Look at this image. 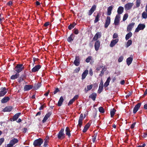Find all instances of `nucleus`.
Here are the masks:
<instances>
[{"mask_svg":"<svg viewBox=\"0 0 147 147\" xmlns=\"http://www.w3.org/2000/svg\"><path fill=\"white\" fill-rule=\"evenodd\" d=\"M43 142V140L39 138L34 140L33 142V145L34 146H40Z\"/></svg>","mask_w":147,"mask_h":147,"instance_id":"1","label":"nucleus"},{"mask_svg":"<svg viewBox=\"0 0 147 147\" xmlns=\"http://www.w3.org/2000/svg\"><path fill=\"white\" fill-rule=\"evenodd\" d=\"M64 129H61L59 132L58 135V138L59 139H62L65 137V135L64 133Z\"/></svg>","mask_w":147,"mask_h":147,"instance_id":"2","label":"nucleus"},{"mask_svg":"<svg viewBox=\"0 0 147 147\" xmlns=\"http://www.w3.org/2000/svg\"><path fill=\"white\" fill-rule=\"evenodd\" d=\"M16 71L18 73H19L22 70L24 69V67H23V65L22 64H18L15 67Z\"/></svg>","mask_w":147,"mask_h":147,"instance_id":"3","label":"nucleus"},{"mask_svg":"<svg viewBox=\"0 0 147 147\" xmlns=\"http://www.w3.org/2000/svg\"><path fill=\"white\" fill-rule=\"evenodd\" d=\"M121 18L120 15L117 14L116 15L114 20V23L116 25H118L119 24Z\"/></svg>","mask_w":147,"mask_h":147,"instance_id":"4","label":"nucleus"},{"mask_svg":"<svg viewBox=\"0 0 147 147\" xmlns=\"http://www.w3.org/2000/svg\"><path fill=\"white\" fill-rule=\"evenodd\" d=\"M145 25L143 24H139L137 28L136 29L135 32H138L140 30H143L145 28Z\"/></svg>","mask_w":147,"mask_h":147,"instance_id":"5","label":"nucleus"},{"mask_svg":"<svg viewBox=\"0 0 147 147\" xmlns=\"http://www.w3.org/2000/svg\"><path fill=\"white\" fill-rule=\"evenodd\" d=\"M7 92V90L5 87H2L0 91V97L4 96Z\"/></svg>","mask_w":147,"mask_h":147,"instance_id":"6","label":"nucleus"},{"mask_svg":"<svg viewBox=\"0 0 147 147\" xmlns=\"http://www.w3.org/2000/svg\"><path fill=\"white\" fill-rule=\"evenodd\" d=\"M133 3H129L126 4L124 6L125 9L128 10L130 9L133 5Z\"/></svg>","mask_w":147,"mask_h":147,"instance_id":"7","label":"nucleus"},{"mask_svg":"<svg viewBox=\"0 0 147 147\" xmlns=\"http://www.w3.org/2000/svg\"><path fill=\"white\" fill-rule=\"evenodd\" d=\"M96 8V6L95 5H94L92 6L91 9L88 11V15L90 16L92 13L95 11Z\"/></svg>","mask_w":147,"mask_h":147,"instance_id":"8","label":"nucleus"},{"mask_svg":"<svg viewBox=\"0 0 147 147\" xmlns=\"http://www.w3.org/2000/svg\"><path fill=\"white\" fill-rule=\"evenodd\" d=\"M110 17L109 16L107 17L106 20V22L105 26V28H107L108 27V26L109 25L110 23Z\"/></svg>","mask_w":147,"mask_h":147,"instance_id":"9","label":"nucleus"},{"mask_svg":"<svg viewBox=\"0 0 147 147\" xmlns=\"http://www.w3.org/2000/svg\"><path fill=\"white\" fill-rule=\"evenodd\" d=\"M141 104L139 103L136 105L134 107L133 109V113L134 114L136 113V112L138 111V109L141 106Z\"/></svg>","mask_w":147,"mask_h":147,"instance_id":"10","label":"nucleus"},{"mask_svg":"<svg viewBox=\"0 0 147 147\" xmlns=\"http://www.w3.org/2000/svg\"><path fill=\"white\" fill-rule=\"evenodd\" d=\"M100 42L99 40H97L94 44V48L95 50L97 51L99 49L100 47Z\"/></svg>","mask_w":147,"mask_h":147,"instance_id":"11","label":"nucleus"},{"mask_svg":"<svg viewBox=\"0 0 147 147\" xmlns=\"http://www.w3.org/2000/svg\"><path fill=\"white\" fill-rule=\"evenodd\" d=\"M119 39L117 38L115 39L112 40L110 44V46L111 47H113L118 42Z\"/></svg>","mask_w":147,"mask_h":147,"instance_id":"12","label":"nucleus"},{"mask_svg":"<svg viewBox=\"0 0 147 147\" xmlns=\"http://www.w3.org/2000/svg\"><path fill=\"white\" fill-rule=\"evenodd\" d=\"M41 66L39 65H37L34 67L32 69V72H35L38 71L41 68Z\"/></svg>","mask_w":147,"mask_h":147,"instance_id":"13","label":"nucleus"},{"mask_svg":"<svg viewBox=\"0 0 147 147\" xmlns=\"http://www.w3.org/2000/svg\"><path fill=\"white\" fill-rule=\"evenodd\" d=\"M80 59L79 56L76 57L75 59L74 62L75 65L76 66H78L80 64Z\"/></svg>","mask_w":147,"mask_h":147,"instance_id":"14","label":"nucleus"},{"mask_svg":"<svg viewBox=\"0 0 147 147\" xmlns=\"http://www.w3.org/2000/svg\"><path fill=\"white\" fill-rule=\"evenodd\" d=\"M135 25V23L134 22L131 23L129 24L127 26V31H130L134 27Z\"/></svg>","mask_w":147,"mask_h":147,"instance_id":"15","label":"nucleus"},{"mask_svg":"<svg viewBox=\"0 0 147 147\" xmlns=\"http://www.w3.org/2000/svg\"><path fill=\"white\" fill-rule=\"evenodd\" d=\"M51 115V113L50 112H49L47 113L45 116L43 120L42 121V123H45L46 121L48 119V118L50 117Z\"/></svg>","mask_w":147,"mask_h":147,"instance_id":"16","label":"nucleus"},{"mask_svg":"<svg viewBox=\"0 0 147 147\" xmlns=\"http://www.w3.org/2000/svg\"><path fill=\"white\" fill-rule=\"evenodd\" d=\"M101 36V34L100 32H97L94 35L93 40H96L97 39Z\"/></svg>","mask_w":147,"mask_h":147,"instance_id":"17","label":"nucleus"},{"mask_svg":"<svg viewBox=\"0 0 147 147\" xmlns=\"http://www.w3.org/2000/svg\"><path fill=\"white\" fill-rule=\"evenodd\" d=\"M33 86L31 85H26L24 87V90L25 91H26L30 90L32 88Z\"/></svg>","mask_w":147,"mask_h":147,"instance_id":"18","label":"nucleus"},{"mask_svg":"<svg viewBox=\"0 0 147 147\" xmlns=\"http://www.w3.org/2000/svg\"><path fill=\"white\" fill-rule=\"evenodd\" d=\"M78 95H75L74 97L69 101L68 104V105H69L72 104L75 100L78 98Z\"/></svg>","mask_w":147,"mask_h":147,"instance_id":"19","label":"nucleus"},{"mask_svg":"<svg viewBox=\"0 0 147 147\" xmlns=\"http://www.w3.org/2000/svg\"><path fill=\"white\" fill-rule=\"evenodd\" d=\"M12 109V108L11 107H7L4 109L3 110V111L4 112H10L11 111Z\"/></svg>","mask_w":147,"mask_h":147,"instance_id":"20","label":"nucleus"},{"mask_svg":"<svg viewBox=\"0 0 147 147\" xmlns=\"http://www.w3.org/2000/svg\"><path fill=\"white\" fill-rule=\"evenodd\" d=\"M88 70H86L83 72L82 75V80H83L85 78L86 76L88 74Z\"/></svg>","mask_w":147,"mask_h":147,"instance_id":"21","label":"nucleus"},{"mask_svg":"<svg viewBox=\"0 0 147 147\" xmlns=\"http://www.w3.org/2000/svg\"><path fill=\"white\" fill-rule=\"evenodd\" d=\"M123 7L121 6L119 7L117 11L118 14L120 15L122 14L123 11Z\"/></svg>","mask_w":147,"mask_h":147,"instance_id":"22","label":"nucleus"},{"mask_svg":"<svg viewBox=\"0 0 147 147\" xmlns=\"http://www.w3.org/2000/svg\"><path fill=\"white\" fill-rule=\"evenodd\" d=\"M113 7L110 6L107 9V15L108 16H110L111 13V11L113 9Z\"/></svg>","mask_w":147,"mask_h":147,"instance_id":"23","label":"nucleus"},{"mask_svg":"<svg viewBox=\"0 0 147 147\" xmlns=\"http://www.w3.org/2000/svg\"><path fill=\"white\" fill-rule=\"evenodd\" d=\"M65 131L66 135H67L69 138L71 136V134L69 128L68 127H66Z\"/></svg>","mask_w":147,"mask_h":147,"instance_id":"24","label":"nucleus"},{"mask_svg":"<svg viewBox=\"0 0 147 147\" xmlns=\"http://www.w3.org/2000/svg\"><path fill=\"white\" fill-rule=\"evenodd\" d=\"M9 100V98L8 97H5L3 98L1 100L2 103L7 102Z\"/></svg>","mask_w":147,"mask_h":147,"instance_id":"25","label":"nucleus"},{"mask_svg":"<svg viewBox=\"0 0 147 147\" xmlns=\"http://www.w3.org/2000/svg\"><path fill=\"white\" fill-rule=\"evenodd\" d=\"M20 113H18L16 114L13 117L12 119L13 121H15L17 120L19 117V116L20 115Z\"/></svg>","mask_w":147,"mask_h":147,"instance_id":"26","label":"nucleus"},{"mask_svg":"<svg viewBox=\"0 0 147 147\" xmlns=\"http://www.w3.org/2000/svg\"><path fill=\"white\" fill-rule=\"evenodd\" d=\"M92 87L93 85L92 84L87 86V88H85L84 89L85 92L87 93L88 91L90 90Z\"/></svg>","mask_w":147,"mask_h":147,"instance_id":"27","label":"nucleus"},{"mask_svg":"<svg viewBox=\"0 0 147 147\" xmlns=\"http://www.w3.org/2000/svg\"><path fill=\"white\" fill-rule=\"evenodd\" d=\"M18 140L16 138H14L13 139L11 140L10 142L11 144L13 146L16 143H18Z\"/></svg>","mask_w":147,"mask_h":147,"instance_id":"28","label":"nucleus"},{"mask_svg":"<svg viewBox=\"0 0 147 147\" xmlns=\"http://www.w3.org/2000/svg\"><path fill=\"white\" fill-rule=\"evenodd\" d=\"M90 126V124L89 123H87L85 126L84 127L83 130V131L84 133L86 132Z\"/></svg>","mask_w":147,"mask_h":147,"instance_id":"29","label":"nucleus"},{"mask_svg":"<svg viewBox=\"0 0 147 147\" xmlns=\"http://www.w3.org/2000/svg\"><path fill=\"white\" fill-rule=\"evenodd\" d=\"M133 60V58L131 57H129L127 58L126 61L127 65L129 66Z\"/></svg>","mask_w":147,"mask_h":147,"instance_id":"30","label":"nucleus"},{"mask_svg":"<svg viewBox=\"0 0 147 147\" xmlns=\"http://www.w3.org/2000/svg\"><path fill=\"white\" fill-rule=\"evenodd\" d=\"M83 119V118H81L80 117L78 120V127L79 126V127H81L82 124V121Z\"/></svg>","mask_w":147,"mask_h":147,"instance_id":"31","label":"nucleus"},{"mask_svg":"<svg viewBox=\"0 0 147 147\" xmlns=\"http://www.w3.org/2000/svg\"><path fill=\"white\" fill-rule=\"evenodd\" d=\"M63 99L62 96H61L58 102V105L59 106H60L62 103L63 102Z\"/></svg>","mask_w":147,"mask_h":147,"instance_id":"32","label":"nucleus"},{"mask_svg":"<svg viewBox=\"0 0 147 147\" xmlns=\"http://www.w3.org/2000/svg\"><path fill=\"white\" fill-rule=\"evenodd\" d=\"M96 94L95 93H92L90 96H89V98H92L93 100H95Z\"/></svg>","mask_w":147,"mask_h":147,"instance_id":"33","label":"nucleus"},{"mask_svg":"<svg viewBox=\"0 0 147 147\" xmlns=\"http://www.w3.org/2000/svg\"><path fill=\"white\" fill-rule=\"evenodd\" d=\"M19 74H16L12 76L11 77V79L12 80H15L19 76Z\"/></svg>","mask_w":147,"mask_h":147,"instance_id":"34","label":"nucleus"},{"mask_svg":"<svg viewBox=\"0 0 147 147\" xmlns=\"http://www.w3.org/2000/svg\"><path fill=\"white\" fill-rule=\"evenodd\" d=\"M132 33L131 32H129V33L127 34L125 36V39L126 40H127L130 37H131L132 35Z\"/></svg>","mask_w":147,"mask_h":147,"instance_id":"35","label":"nucleus"},{"mask_svg":"<svg viewBox=\"0 0 147 147\" xmlns=\"http://www.w3.org/2000/svg\"><path fill=\"white\" fill-rule=\"evenodd\" d=\"M100 14L99 13H98L97 14L95 18V20L94 21V22L95 23H96L98 21L99 18H100Z\"/></svg>","mask_w":147,"mask_h":147,"instance_id":"36","label":"nucleus"},{"mask_svg":"<svg viewBox=\"0 0 147 147\" xmlns=\"http://www.w3.org/2000/svg\"><path fill=\"white\" fill-rule=\"evenodd\" d=\"M41 86V84L40 83H38L37 84H35L34 85V88L35 90H37Z\"/></svg>","mask_w":147,"mask_h":147,"instance_id":"37","label":"nucleus"},{"mask_svg":"<svg viewBox=\"0 0 147 147\" xmlns=\"http://www.w3.org/2000/svg\"><path fill=\"white\" fill-rule=\"evenodd\" d=\"M142 17L144 19L147 18V12L146 11L143 12L142 13Z\"/></svg>","mask_w":147,"mask_h":147,"instance_id":"38","label":"nucleus"},{"mask_svg":"<svg viewBox=\"0 0 147 147\" xmlns=\"http://www.w3.org/2000/svg\"><path fill=\"white\" fill-rule=\"evenodd\" d=\"M116 111V110L114 109L111 110L110 113L111 117H113V116L115 113Z\"/></svg>","mask_w":147,"mask_h":147,"instance_id":"39","label":"nucleus"},{"mask_svg":"<svg viewBox=\"0 0 147 147\" xmlns=\"http://www.w3.org/2000/svg\"><path fill=\"white\" fill-rule=\"evenodd\" d=\"M103 88V86H99V88L98 90V93H100L102 90V89Z\"/></svg>","mask_w":147,"mask_h":147,"instance_id":"40","label":"nucleus"},{"mask_svg":"<svg viewBox=\"0 0 147 147\" xmlns=\"http://www.w3.org/2000/svg\"><path fill=\"white\" fill-rule=\"evenodd\" d=\"M105 71H106V69H105L104 68H102V70L101 71V73L99 75V76H103V75L104 73L105 72Z\"/></svg>","mask_w":147,"mask_h":147,"instance_id":"41","label":"nucleus"},{"mask_svg":"<svg viewBox=\"0 0 147 147\" xmlns=\"http://www.w3.org/2000/svg\"><path fill=\"white\" fill-rule=\"evenodd\" d=\"M132 43V41L131 40H129L127 42L126 47H129L131 45Z\"/></svg>","mask_w":147,"mask_h":147,"instance_id":"42","label":"nucleus"},{"mask_svg":"<svg viewBox=\"0 0 147 147\" xmlns=\"http://www.w3.org/2000/svg\"><path fill=\"white\" fill-rule=\"evenodd\" d=\"M73 35H71L67 38V41L69 42H70L71 41L73 40Z\"/></svg>","mask_w":147,"mask_h":147,"instance_id":"43","label":"nucleus"},{"mask_svg":"<svg viewBox=\"0 0 147 147\" xmlns=\"http://www.w3.org/2000/svg\"><path fill=\"white\" fill-rule=\"evenodd\" d=\"M97 136V134L96 133L94 134V135L92 137V140L93 142H95Z\"/></svg>","mask_w":147,"mask_h":147,"instance_id":"44","label":"nucleus"},{"mask_svg":"<svg viewBox=\"0 0 147 147\" xmlns=\"http://www.w3.org/2000/svg\"><path fill=\"white\" fill-rule=\"evenodd\" d=\"M128 17V15L127 13H125L123 16V21H125L127 18Z\"/></svg>","mask_w":147,"mask_h":147,"instance_id":"45","label":"nucleus"},{"mask_svg":"<svg viewBox=\"0 0 147 147\" xmlns=\"http://www.w3.org/2000/svg\"><path fill=\"white\" fill-rule=\"evenodd\" d=\"M140 1L141 0H137L136 2V6L137 7H138L140 6Z\"/></svg>","mask_w":147,"mask_h":147,"instance_id":"46","label":"nucleus"},{"mask_svg":"<svg viewBox=\"0 0 147 147\" xmlns=\"http://www.w3.org/2000/svg\"><path fill=\"white\" fill-rule=\"evenodd\" d=\"M99 111L102 113H103L105 112L104 109L102 107H99Z\"/></svg>","mask_w":147,"mask_h":147,"instance_id":"47","label":"nucleus"},{"mask_svg":"<svg viewBox=\"0 0 147 147\" xmlns=\"http://www.w3.org/2000/svg\"><path fill=\"white\" fill-rule=\"evenodd\" d=\"M92 57L91 56H89L86 60V61L87 63L89 62L92 59Z\"/></svg>","mask_w":147,"mask_h":147,"instance_id":"48","label":"nucleus"},{"mask_svg":"<svg viewBox=\"0 0 147 147\" xmlns=\"http://www.w3.org/2000/svg\"><path fill=\"white\" fill-rule=\"evenodd\" d=\"M102 68H103V66L102 65H100L98 66L97 68H96V70L97 71H100L101 69H102Z\"/></svg>","mask_w":147,"mask_h":147,"instance_id":"49","label":"nucleus"},{"mask_svg":"<svg viewBox=\"0 0 147 147\" xmlns=\"http://www.w3.org/2000/svg\"><path fill=\"white\" fill-rule=\"evenodd\" d=\"M123 57L122 56H121L118 59V61L119 62H121L123 61Z\"/></svg>","mask_w":147,"mask_h":147,"instance_id":"50","label":"nucleus"},{"mask_svg":"<svg viewBox=\"0 0 147 147\" xmlns=\"http://www.w3.org/2000/svg\"><path fill=\"white\" fill-rule=\"evenodd\" d=\"M4 139L3 138H2L0 139V146L1 145V144L4 142Z\"/></svg>","mask_w":147,"mask_h":147,"instance_id":"51","label":"nucleus"},{"mask_svg":"<svg viewBox=\"0 0 147 147\" xmlns=\"http://www.w3.org/2000/svg\"><path fill=\"white\" fill-rule=\"evenodd\" d=\"M59 90L58 88H57L55 89V90L53 92L54 94H56L58 92H59Z\"/></svg>","mask_w":147,"mask_h":147,"instance_id":"52","label":"nucleus"},{"mask_svg":"<svg viewBox=\"0 0 147 147\" xmlns=\"http://www.w3.org/2000/svg\"><path fill=\"white\" fill-rule=\"evenodd\" d=\"M89 74H90L91 76H92L93 75V72L92 69H90L89 70Z\"/></svg>","mask_w":147,"mask_h":147,"instance_id":"53","label":"nucleus"},{"mask_svg":"<svg viewBox=\"0 0 147 147\" xmlns=\"http://www.w3.org/2000/svg\"><path fill=\"white\" fill-rule=\"evenodd\" d=\"M13 145L11 144V143L9 142V144H7V146L5 147H12Z\"/></svg>","mask_w":147,"mask_h":147,"instance_id":"54","label":"nucleus"},{"mask_svg":"<svg viewBox=\"0 0 147 147\" xmlns=\"http://www.w3.org/2000/svg\"><path fill=\"white\" fill-rule=\"evenodd\" d=\"M49 139V137H48V136H47L44 139L45 142H48Z\"/></svg>","mask_w":147,"mask_h":147,"instance_id":"55","label":"nucleus"},{"mask_svg":"<svg viewBox=\"0 0 147 147\" xmlns=\"http://www.w3.org/2000/svg\"><path fill=\"white\" fill-rule=\"evenodd\" d=\"M80 70V68L79 67H78V68H76L75 69V72L76 73H78V72Z\"/></svg>","mask_w":147,"mask_h":147,"instance_id":"56","label":"nucleus"},{"mask_svg":"<svg viewBox=\"0 0 147 147\" xmlns=\"http://www.w3.org/2000/svg\"><path fill=\"white\" fill-rule=\"evenodd\" d=\"M118 37V35L117 33H115L114 34L113 37V38H116Z\"/></svg>","mask_w":147,"mask_h":147,"instance_id":"57","label":"nucleus"},{"mask_svg":"<svg viewBox=\"0 0 147 147\" xmlns=\"http://www.w3.org/2000/svg\"><path fill=\"white\" fill-rule=\"evenodd\" d=\"M135 124H136V123H133L131 126V127H130L131 128V129L133 128L134 127Z\"/></svg>","mask_w":147,"mask_h":147,"instance_id":"58","label":"nucleus"},{"mask_svg":"<svg viewBox=\"0 0 147 147\" xmlns=\"http://www.w3.org/2000/svg\"><path fill=\"white\" fill-rule=\"evenodd\" d=\"M109 84V83L106 82L104 84V87H107Z\"/></svg>","mask_w":147,"mask_h":147,"instance_id":"59","label":"nucleus"},{"mask_svg":"<svg viewBox=\"0 0 147 147\" xmlns=\"http://www.w3.org/2000/svg\"><path fill=\"white\" fill-rule=\"evenodd\" d=\"M68 29L69 30H71L73 28V26H72V25L71 24L68 26Z\"/></svg>","mask_w":147,"mask_h":147,"instance_id":"60","label":"nucleus"},{"mask_svg":"<svg viewBox=\"0 0 147 147\" xmlns=\"http://www.w3.org/2000/svg\"><path fill=\"white\" fill-rule=\"evenodd\" d=\"M49 22H47L45 23L44 24V26H47L49 25Z\"/></svg>","mask_w":147,"mask_h":147,"instance_id":"61","label":"nucleus"},{"mask_svg":"<svg viewBox=\"0 0 147 147\" xmlns=\"http://www.w3.org/2000/svg\"><path fill=\"white\" fill-rule=\"evenodd\" d=\"M147 135V132L144 133V134L143 135V137L144 138H145L146 137Z\"/></svg>","mask_w":147,"mask_h":147,"instance_id":"62","label":"nucleus"},{"mask_svg":"<svg viewBox=\"0 0 147 147\" xmlns=\"http://www.w3.org/2000/svg\"><path fill=\"white\" fill-rule=\"evenodd\" d=\"M48 142H44V146L45 147H47V143Z\"/></svg>","mask_w":147,"mask_h":147,"instance_id":"63","label":"nucleus"},{"mask_svg":"<svg viewBox=\"0 0 147 147\" xmlns=\"http://www.w3.org/2000/svg\"><path fill=\"white\" fill-rule=\"evenodd\" d=\"M146 146V144H144L142 145H140L138 146V147H144V146Z\"/></svg>","mask_w":147,"mask_h":147,"instance_id":"64","label":"nucleus"}]
</instances>
